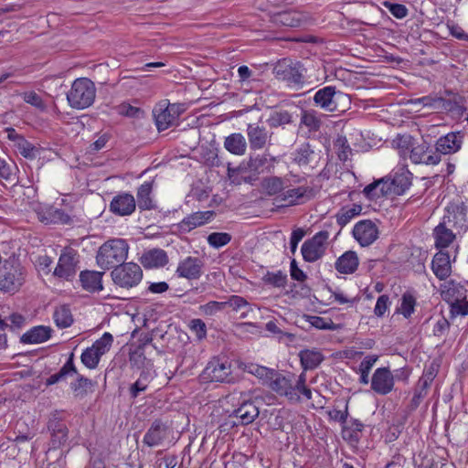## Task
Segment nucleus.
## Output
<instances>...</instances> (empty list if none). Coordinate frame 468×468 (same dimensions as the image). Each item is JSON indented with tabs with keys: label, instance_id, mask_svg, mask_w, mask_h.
<instances>
[{
	"label": "nucleus",
	"instance_id": "nucleus-3",
	"mask_svg": "<svg viewBox=\"0 0 468 468\" xmlns=\"http://www.w3.org/2000/svg\"><path fill=\"white\" fill-rule=\"evenodd\" d=\"M26 270L16 260L5 261L0 267V291L14 294L25 282Z\"/></svg>",
	"mask_w": 468,
	"mask_h": 468
},
{
	"label": "nucleus",
	"instance_id": "nucleus-18",
	"mask_svg": "<svg viewBox=\"0 0 468 468\" xmlns=\"http://www.w3.org/2000/svg\"><path fill=\"white\" fill-rule=\"evenodd\" d=\"M463 143V134L461 132H451L441 136L435 144V150L441 154H452L460 151Z\"/></svg>",
	"mask_w": 468,
	"mask_h": 468
},
{
	"label": "nucleus",
	"instance_id": "nucleus-28",
	"mask_svg": "<svg viewBox=\"0 0 468 468\" xmlns=\"http://www.w3.org/2000/svg\"><path fill=\"white\" fill-rule=\"evenodd\" d=\"M364 427V424L359 420H348L342 425L341 435L343 440L347 441L350 445H356L361 440Z\"/></svg>",
	"mask_w": 468,
	"mask_h": 468
},
{
	"label": "nucleus",
	"instance_id": "nucleus-4",
	"mask_svg": "<svg viewBox=\"0 0 468 468\" xmlns=\"http://www.w3.org/2000/svg\"><path fill=\"white\" fill-rule=\"evenodd\" d=\"M114 284L122 288L137 286L143 279L141 267L134 262H124L115 267L111 272Z\"/></svg>",
	"mask_w": 468,
	"mask_h": 468
},
{
	"label": "nucleus",
	"instance_id": "nucleus-17",
	"mask_svg": "<svg viewBox=\"0 0 468 468\" xmlns=\"http://www.w3.org/2000/svg\"><path fill=\"white\" fill-rule=\"evenodd\" d=\"M287 399L292 403H298L302 397L306 400L312 399V389L306 385V374L302 372L299 376L292 375Z\"/></svg>",
	"mask_w": 468,
	"mask_h": 468
},
{
	"label": "nucleus",
	"instance_id": "nucleus-42",
	"mask_svg": "<svg viewBox=\"0 0 468 468\" xmlns=\"http://www.w3.org/2000/svg\"><path fill=\"white\" fill-rule=\"evenodd\" d=\"M316 158V154L308 143L303 144L293 154V161L302 165L311 164Z\"/></svg>",
	"mask_w": 468,
	"mask_h": 468
},
{
	"label": "nucleus",
	"instance_id": "nucleus-30",
	"mask_svg": "<svg viewBox=\"0 0 468 468\" xmlns=\"http://www.w3.org/2000/svg\"><path fill=\"white\" fill-rule=\"evenodd\" d=\"M431 269L439 280L447 279L452 272L450 255L441 250L437 252L431 261Z\"/></svg>",
	"mask_w": 468,
	"mask_h": 468
},
{
	"label": "nucleus",
	"instance_id": "nucleus-35",
	"mask_svg": "<svg viewBox=\"0 0 468 468\" xmlns=\"http://www.w3.org/2000/svg\"><path fill=\"white\" fill-rule=\"evenodd\" d=\"M303 372L316 368L323 361L324 356L320 351L315 349H304L299 353Z\"/></svg>",
	"mask_w": 468,
	"mask_h": 468
},
{
	"label": "nucleus",
	"instance_id": "nucleus-1",
	"mask_svg": "<svg viewBox=\"0 0 468 468\" xmlns=\"http://www.w3.org/2000/svg\"><path fill=\"white\" fill-rule=\"evenodd\" d=\"M129 245L125 239H112L104 242L97 252L96 261L100 268L109 270L122 263L128 257Z\"/></svg>",
	"mask_w": 468,
	"mask_h": 468
},
{
	"label": "nucleus",
	"instance_id": "nucleus-29",
	"mask_svg": "<svg viewBox=\"0 0 468 468\" xmlns=\"http://www.w3.org/2000/svg\"><path fill=\"white\" fill-rule=\"evenodd\" d=\"M456 290L457 288L454 284H450L447 290L441 292V295L444 300L450 303L452 315L465 316L468 314V302L459 297L454 298Z\"/></svg>",
	"mask_w": 468,
	"mask_h": 468
},
{
	"label": "nucleus",
	"instance_id": "nucleus-51",
	"mask_svg": "<svg viewBox=\"0 0 468 468\" xmlns=\"http://www.w3.org/2000/svg\"><path fill=\"white\" fill-rule=\"evenodd\" d=\"M112 342L113 337L112 334L106 332L100 339L96 340L90 347H92L100 356H102L110 350Z\"/></svg>",
	"mask_w": 468,
	"mask_h": 468
},
{
	"label": "nucleus",
	"instance_id": "nucleus-45",
	"mask_svg": "<svg viewBox=\"0 0 468 468\" xmlns=\"http://www.w3.org/2000/svg\"><path fill=\"white\" fill-rule=\"evenodd\" d=\"M76 375L77 379L70 383V388L76 398H84L88 394V390L92 387V382L82 375Z\"/></svg>",
	"mask_w": 468,
	"mask_h": 468
},
{
	"label": "nucleus",
	"instance_id": "nucleus-36",
	"mask_svg": "<svg viewBox=\"0 0 468 468\" xmlns=\"http://www.w3.org/2000/svg\"><path fill=\"white\" fill-rule=\"evenodd\" d=\"M433 235L438 249L447 248L455 239L452 229L443 221L434 229Z\"/></svg>",
	"mask_w": 468,
	"mask_h": 468
},
{
	"label": "nucleus",
	"instance_id": "nucleus-8",
	"mask_svg": "<svg viewBox=\"0 0 468 468\" xmlns=\"http://www.w3.org/2000/svg\"><path fill=\"white\" fill-rule=\"evenodd\" d=\"M202 377L211 382H233L231 362L226 358H213L202 372Z\"/></svg>",
	"mask_w": 468,
	"mask_h": 468
},
{
	"label": "nucleus",
	"instance_id": "nucleus-37",
	"mask_svg": "<svg viewBox=\"0 0 468 468\" xmlns=\"http://www.w3.org/2000/svg\"><path fill=\"white\" fill-rule=\"evenodd\" d=\"M224 147L230 154L243 155L247 150V142L241 133H235L225 138Z\"/></svg>",
	"mask_w": 468,
	"mask_h": 468
},
{
	"label": "nucleus",
	"instance_id": "nucleus-40",
	"mask_svg": "<svg viewBox=\"0 0 468 468\" xmlns=\"http://www.w3.org/2000/svg\"><path fill=\"white\" fill-rule=\"evenodd\" d=\"M152 341L151 337H147L143 344H140L129 353V361L133 367L143 368L150 364V360L146 358L144 353L145 346Z\"/></svg>",
	"mask_w": 468,
	"mask_h": 468
},
{
	"label": "nucleus",
	"instance_id": "nucleus-54",
	"mask_svg": "<svg viewBox=\"0 0 468 468\" xmlns=\"http://www.w3.org/2000/svg\"><path fill=\"white\" fill-rule=\"evenodd\" d=\"M148 384L149 376L146 372L143 371L139 378L130 387L131 398H137L141 392L146 390Z\"/></svg>",
	"mask_w": 468,
	"mask_h": 468
},
{
	"label": "nucleus",
	"instance_id": "nucleus-60",
	"mask_svg": "<svg viewBox=\"0 0 468 468\" xmlns=\"http://www.w3.org/2000/svg\"><path fill=\"white\" fill-rule=\"evenodd\" d=\"M18 149L24 157L30 159L36 158L38 153V149L24 138H20V142L18 143Z\"/></svg>",
	"mask_w": 468,
	"mask_h": 468
},
{
	"label": "nucleus",
	"instance_id": "nucleus-20",
	"mask_svg": "<svg viewBox=\"0 0 468 468\" xmlns=\"http://www.w3.org/2000/svg\"><path fill=\"white\" fill-rule=\"evenodd\" d=\"M213 211H197L184 218L178 224L177 229L180 232L187 233L194 229L207 223L213 217Z\"/></svg>",
	"mask_w": 468,
	"mask_h": 468
},
{
	"label": "nucleus",
	"instance_id": "nucleus-22",
	"mask_svg": "<svg viewBox=\"0 0 468 468\" xmlns=\"http://www.w3.org/2000/svg\"><path fill=\"white\" fill-rule=\"evenodd\" d=\"M307 21L308 15L297 10L284 11L274 16V22L284 27H299L305 26Z\"/></svg>",
	"mask_w": 468,
	"mask_h": 468
},
{
	"label": "nucleus",
	"instance_id": "nucleus-50",
	"mask_svg": "<svg viewBox=\"0 0 468 468\" xmlns=\"http://www.w3.org/2000/svg\"><path fill=\"white\" fill-rule=\"evenodd\" d=\"M292 121L291 113L288 111L281 110L273 112L267 122L271 127L277 128L284 124H289Z\"/></svg>",
	"mask_w": 468,
	"mask_h": 468
},
{
	"label": "nucleus",
	"instance_id": "nucleus-14",
	"mask_svg": "<svg viewBox=\"0 0 468 468\" xmlns=\"http://www.w3.org/2000/svg\"><path fill=\"white\" fill-rule=\"evenodd\" d=\"M395 377L388 367L377 368L371 378V388L379 395H387L393 390Z\"/></svg>",
	"mask_w": 468,
	"mask_h": 468
},
{
	"label": "nucleus",
	"instance_id": "nucleus-61",
	"mask_svg": "<svg viewBox=\"0 0 468 468\" xmlns=\"http://www.w3.org/2000/svg\"><path fill=\"white\" fill-rule=\"evenodd\" d=\"M335 145L337 148L338 158L341 161H346L351 154V148L346 137L337 138Z\"/></svg>",
	"mask_w": 468,
	"mask_h": 468
},
{
	"label": "nucleus",
	"instance_id": "nucleus-58",
	"mask_svg": "<svg viewBox=\"0 0 468 468\" xmlns=\"http://www.w3.org/2000/svg\"><path fill=\"white\" fill-rule=\"evenodd\" d=\"M263 187L269 195H276L282 191L283 181L280 177L272 176L264 180Z\"/></svg>",
	"mask_w": 468,
	"mask_h": 468
},
{
	"label": "nucleus",
	"instance_id": "nucleus-32",
	"mask_svg": "<svg viewBox=\"0 0 468 468\" xmlns=\"http://www.w3.org/2000/svg\"><path fill=\"white\" fill-rule=\"evenodd\" d=\"M358 264L357 254L353 250H348L336 260L335 267L342 274H351L357 270Z\"/></svg>",
	"mask_w": 468,
	"mask_h": 468
},
{
	"label": "nucleus",
	"instance_id": "nucleus-12",
	"mask_svg": "<svg viewBox=\"0 0 468 468\" xmlns=\"http://www.w3.org/2000/svg\"><path fill=\"white\" fill-rule=\"evenodd\" d=\"M204 261L199 257L187 256L181 260L176 267V274L187 280H197L203 273Z\"/></svg>",
	"mask_w": 468,
	"mask_h": 468
},
{
	"label": "nucleus",
	"instance_id": "nucleus-62",
	"mask_svg": "<svg viewBox=\"0 0 468 468\" xmlns=\"http://www.w3.org/2000/svg\"><path fill=\"white\" fill-rule=\"evenodd\" d=\"M58 377L60 380H63L67 376H71L74 374H78L77 368L74 365V354L71 353L69 356L67 362L63 365V367L57 373Z\"/></svg>",
	"mask_w": 468,
	"mask_h": 468
},
{
	"label": "nucleus",
	"instance_id": "nucleus-57",
	"mask_svg": "<svg viewBox=\"0 0 468 468\" xmlns=\"http://www.w3.org/2000/svg\"><path fill=\"white\" fill-rule=\"evenodd\" d=\"M16 165L14 163H7L5 160H0V178L9 182H15L16 180Z\"/></svg>",
	"mask_w": 468,
	"mask_h": 468
},
{
	"label": "nucleus",
	"instance_id": "nucleus-13",
	"mask_svg": "<svg viewBox=\"0 0 468 468\" xmlns=\"http://www.w3.org/2000/svg\"><path fill=\"white\" fill-rule=\"evenodd\" d=\"M410 159L414 164L435 165L441 162V155L435 148L432 149L427 143H422L412 146Z\"/></svg>",
	"mask_w": 468,
	"mask_h": 468
},
{
	"label": "nucleus",
	"instance_id": "nucleus-41",
	"mask_svg": "<svg viewBox=\"0 0 468 468\" xmlns=\"http://www.w3.org/2000/svg\"><path fill=\"white\" fill-rule=\"evenodd\" d=\"M435 101H437V111L456 113H461L463 111V107L462 106V97L458 95H454L452 99L436 97Z\"/></svg>",
	"mask_w": 468,
	"mask_h": 468
},
{
	"label": "nucleus",
	"instance_id": "nucleus-16",
	"mask_svg": "<svg viewBox=\"0 0 468 468\" xmlns=\"http://www.w3.org/2000/svg\"><path fill=\"white\" fill-rule=\"evenodd\" d=\"M153 113L158 131L166 130L174 125L179 115L176 104H168L166 106L160 104L154 109Z\"/></svg>",
	"mask_w": 468,
	"mask_h": 468
},
{
	"label": "nucleus",
	"instance_id": "nucleus-19",
	"mask_svg": "<svg viewBox=\"0 0 468 468\" xmlns=\"http://www.w3.org/2000/svg\"><path fill=\"white\" fill-rule=\"evenodd\" d=\"M442 221L452 228L466 227V207L463 202H452L446 207Z\"/></svg>",
	"mask_w": 468,
	"mask_h": 468
},
{
	"label": "nucleus",
	"instance_id": "nucleus-7",
	"mask_svg": "<svg viewBox=\"0 0 468 468\" xmlns=\"http://www.w3.org/2000/svg\"><path fill=\"white\" fill-rule=\"evenodd\" d=\"M329 232L322 230L306 239L301 248L303 258L307 262H314L320 260L327 249Z\"/></svg>",
	"mask_w": 468,
	"mask_h": 468
},
{
	"label": "nucleus",
	"instance_id": "nucleus-23",
	"mask_svg": "<svg viewBox=\"0 0 468 468\" xmlns=\"http://www.w3.org/2000/svg\"><path fill=\"white\" fill-rule=\"evenodd\" d=\"M293 373L282 374L273 369L271 376L267 382V386L279 396L287 399Z\"/></svg>",
	"mask_w": 468,
	"mask_h": 468
},
{
	"label": "nucleus",
	"instance_id": "nucleus-48",
	"mask_svg": "<svg viewBox=\"0 0 468 468\" xmlns=\"http://www.w3.org/2000/svg\"><path fill=\"white\" fill-rule=\"evenodd\" d=\"M378 356L376 355H370L367 356L360 363L359 365V382L361 384L367 385L369 382V372L372 368V367L375 365V363L378 360Z\"/></svg>",
	"mask_w": 468,
	"mask_h": 468
},
{
	"label": "nucleus",
	"instance_id": "nucleus-56",
	"mask_svg": "<svg viewBox=\"0 0 468 468\" xmlns=\"http://www.w3.org/2000/svg\"><path fill=\"white\" fill-rule=\"evenodd\" d=\"M263 281L265 283L281 288L285 286L287 282V275L282 271H278L276 272L268 271L264 276Z\"/></svg>",
	"mask_w": 468,
	"mask_h": 468
},
{
	"label": "nucleus",
	"instance_id": "nucleus-15",
	"mask_svg": "<svg viewBox=\"0 0 468 468\" xmlns=\"http://www.w3.org/2000/svg\"><path fill=\"white\" fill-rule=\"evenodd\" d=\"M353 236L361 246L366 247L371 245L378 238V229L373 221L365 219L355 225Z\"/></svg>",
	"mask_w": 468,
	"mask_h": 468
},
{
	"label": "nucleus",
	"instance_id": "nucleus-25",
	"mask_svg": "<svg viewBox=\"0 0 468 468\" xmlns=\"http://www.w3.org/2000/svg\"><path fill=\"white\" fill-rule=\"evenodd\" d=\"M247 135L252 150L262 149L271 140V134H269L266 128L258 124H249Z\"/></svg>",
	"mask_w": 468,
	"mask_h": 468
},
{
	"label": "nucleus",
	"instance_id": "nucleus-34",
	"mask_svg": "<svg viewBox=\"0 0 468 468\" xmlns=\"http://www.w3.org/2000/svg\"><path fill=\"white\" fill-rule=\"evenodd\" d=\"M51 328L44 325L34 326L22 335L20 342L23 344H40L51 337Z\"/></svg>",
	"mask_w": 468,
	"mask_h": 468
},
{
	"label": "nucleus",
	"instance_id": "nucleus-9",
	"mask_svg": "<svg viewBox=\"0 0 468 468\" xmlns=\"http://www.w3.org/2000/svg\"><path fill=\"white\" fill-rule=\"evenodd\" d=\"M79 254L72 248H65L58 258L53 275L66 281L72 280L78 271Z\"/></svg>",
	"mask_w": 468,
	"mask_h": 468
},
{
	"label": "nucleus",
	"instance_id": "nucleus-11",
	"mask_svg": "<svg viewBox=\"0 0 468 468\" xmlns=\"http://www.w3.org/2000/svg\"><path fill=\"white\" fill-rule=\"evenodd\" d=\"M241 401L239 402V407L233 410L232 415L240 420V424L248 425L252 423L259 416L260 410L257 406V399L252 398L251 392L241 393Z\"/></svg>",
	"mask_w": 468,
	"mask_h": 468
},
{
	"label": "nucleus",
	"instance_id": "nucleus-64",
	"mask_svg": "<svg viewBox=\"0 0 468 468\" xmlns=\"http://www.w3.org/2000/svg\"><path fill=\"white\" fill-rule=\"evenodd\" d=\"M188 326L199 340L207 336V325L201 319H192Z\"/></svg>",
	"mask_w": 468,
	"mask_h": 468
},
{
	"label": "nucleus",
	"instance_id": "nucleus-24",
	"mask_svg": "<svg viewBox=\"0 0 468 468\" xmlns=\"http://www.w3.org/2000/svg\"><path fill=\"white\" fill-rule=\"evenodd\" d=\"M411 173L404 168L397 171L391 179H387L390 194L403 195L411 185Z\"/></svg>",
	"mask_w": 468,
	"mask_h": 468
},
{
	"label": "nucleus",
	"instance_id": "nucleus-49",
	"mask_svg": "<svg viewBox=\"0 0 468 468\" xmlns=\"http://www.w3.org/2000/svg\"><path fill=\"white\" fill-rule=\"evenodd\" d=\"M416 299L410 292H404L401 296V303L398 308V313L401 314L405 318H410L415 311Z\"/></svg>",
	"mask_w": 468,
	"mask_h": 468
},
{
	"label": "nucleus",
	"instance_id": "nucleus-39",
	"mask_svg": "<svg viewBox=\"0 0 468 468\" xmlns=\"http://www.w3.org/2000/svg\"><path fill=\"white\" fill-rule=\"evenodd\" d=\"M363 193L367 197L373 200L387 195H390V188H388L387 179L382 178L367 185L364 188Z\"/></svg>",
	"mask_w": 468,
	"mask_h": 468
},
{
	"label": "nucleus",
	"instance_id": "nucleus-43",
	"mask_svg": "<svg viewBox=\"0 0 468 468\" xmlns=\"http://www.w3.org/2000/svg\"><path fill=\"white\" fill-rule=\"evenodd\" d=\"M56 325L59 328H67L73 323V316L70 309L67 305L58 307L53 314Z\"/></svg>",
	"mask_w": 468,
	"mask_h": 468
},
{
	"label": "nucleus",
	"instance_id": "nucleus-26",
	"mask_svg": "<svg viewBox=\"0 0 468 468\" xmlns=\"http://www.w3.org/2000/svg\"><path fill=\"white\" fill-rule=\"evenodd\" d=\"M312 188L308 186H299L296 188L288 189L276 197V202L281 203L280 206H293L296 205L301 199L312 197Z\"/></svg>",
	"mask_w": 468,
	"mask_h": 468
},
{
	"label": "nucleus",
	"instance_id": "nucleus-46",
	"mask_svg": "<svg viewBox=\"0 0 468 468\" xmlns=\"http://www.w3.org/2000/svg\"><path fill=\"white\" fill-rule=\"evenodd\" d=\"M242 368L244 371L257 377L264 385L267 384L270 376H271L273 371V369L253 363L244 364Z\"/></svg>",
	"mask_w": 468,
	"mask_h": 468
},
{
	"label": "nucleus",
	"instance_id": "nucleus-53",
	"mask_svg": "<svg viewBox=\"0 0 468 468\" xmlns=\"http://www.w3.org/2000/svg\"><path fill=\"white\" fill-rule=\"evenodd\" d=\"M101 357L99 354L92 348H86L80 356L82 364L90 369H94L97 367Z\"/></svg>",
	"mask_w": 468,
	"mask_h": 468
},
{
	"label": "nucleus",
	"instance_id": "nucleus-55",
	"mask_svg": "<svg viewBox=\"0 0 468 468\" xmlns=\"http://www.w3.org/2000/svg\"><path fill=\"white\" fill-rule=\"evenodd\" d=\"M207 240L211 247L218 249L231 240V235L226 232H213L207 236Z\"/></svg>",
	"mask_w": 468,
	"mask_h": 468
},
{
	"label": "nucleus",
	"instance_id": "nucleus-27",
	"mask_svg": "<svg viewBox=\"0 0 468 468\" xmlns=\"http://www.w3.org/2000/svg\"><path fill=\"white\" fill-rule=\"evenodd\" d=\"M167 437V427L161 420H155L144 437V443L149 447L160 445Z\"/></svg>",
	"mask_w": 468,
	"mask_h": 468
},
{
	"label": "nucleus",
	"instance_id": "nucleus-2",
	"mask_svg": "<svg viewBox=\"0 0 468 468\" xmlns=\"http://www.w3.org/2000/svg\"><path fill=\"white\" fill-rule=\"evenodd\" d=\"M96 98V87L88 78L76 79L67 93L69 106L76 110H84L91 106Z\"/></svg>",
	"mask_w": 468,
	"mask_h": 468
},
{
	"label": "nucleus",
	"instance_id": "nucleus-10",
	"mask_svg": "<svg viewBox=\"0 0 468 468\" xmlns=\"http://www.w3.org/2000/svg\"><path fill=\"white\" fill-rule=\"evenodd\" d=\"M349 101L346 94L336 91L335 87L326 86L317 90L314 96V101L316 106L325 112H333L338 111V101Z\"/></svg>",
	"mask_w": 468,
	"mask_h": 468
},
{
	"label": "nucleus",
	"instance_id": "nucleus-63",
	"mask_svg": "<svg viewBox=\"0 0 468 468\" xmlns=\"http://www.w3.org/2000/svg\"><path fill=\"white\" fill-rule=\"evenodd\" d=\"M201 312L206 315H214L226 308L225 302L211 301L206 304L201 305Z\"/></svg>",
	"mask_w": 468,
	"mask_h": 468
},
{
	"label": "nucleus",
	"instance_id": "nucleus-33",
	"mask_svg": "<svg viewBox=\"0 0 468 468\" xmlns=\"http://www.w3.org/2000/svg\"><path fill=\"white\" fill-rule=\"evenodd\" d=\"M103 272L96 271H83L80 273V282L82 288L90 292H100L102 290Z\"/></svg>",
	"mask_w": 468,
	"mask_h": 468
},
{
	"label": "nucleus",
	"instance_id": "nucleus-5",
	"mask_svg": "<svg viewBox=\"0 0 468 468\" xmlns=\"http://www.w3.org/2000/svg\"><path fill=\"white\" fill-rule=\"evenodd\" d=\"M274 162L275 158L271 157L267 153L251 155L246 163L242 162L236 168L231 167L230 164H228V176L231 177L237 172L245 171L252 172L254 175L269 173L271 172V168H273Z\"/></svg>",
	"mask_w": 468,
	"mask_h": 468
},
{
	"label": "nucleus",
	"instance_id": "nucleus-6",
	"mask_svg": "<svg viewBox=\"0 0 468 468\" xmlns=\"http://www.w3.org/2000/svg\"><path fill=\"white\" fill-rule=\"evenodd\" d=\"M303 71L304 69L299 61H293L290 58L279 60L273 68L276 79L293 85L303 84Z\"/></svg>",
	"mask_w": 468,
	"mask_h": 468
},
{
	"label": "nucleus",
	"instance_id": "nucleus-21",
	"mask_svg": "<svg viewBox=\"0 0 468 468\" xmlns=\"http://www.w3.org/2000/svg\"><path fill=\"white\" fill-rule=\"evenodd\" d=\"M136 207L135 199L133 195L122 193L114 197L110 204V210L119 216L131 215Z\"/></svg>",
	"mask_w": 468,
	"mask_h": 468
},
{
	"label": "nucleus",
	"instance_id": "nucleus-47",
	"mask_svg": "<svg viewBox=\"0 0 468 468\" xmlns=\"http://www.w3.org/2000/svg\"><path fill=\"white\" fill-rule=\"evenodd\" d=\"M301 124L306 126L311 132H316L320 129L321 120L314 110H303Z\"/></svg>",
	"mask_w": 468,
	"mask_h": 468
},
{
	"label": "nucleus",
	"instance_id": "nucleus-31",
	"mask_svg": "<svg viewBox=\"0 0 468 468\" xmlns=\"http://www.w3.org/2000/svg\"><path fill=\"white\" fill-rule=\"evenodd\" d=\"M141 263L145 269L161 268L168 263V256L162 249H152L142 255Z\"/></svg>",
	"mask_w": 468,
	"mask_h": 468
},
{
	"label": "nucleus",
	"instance_id": "nucleus-59",
	"mask_svg": "<svg viewBox=\"0 0 468 468\" xmlns=\"http://www.w3.org/2000/svg\"><path fill=\"white\" fill-rule=\"evenodd\" d=\"M22 97L27 103L36 107L40 111H45L47 108V105L42 100V98L35 91L24 92L22 94Z\"/></svg>",
	"mask_w": 468,
	"mask_h": 468
},
{
	"label": "nucleus",
	"instance_id": "nucleus-38",
	"mask_svg": "<svg viewBox=\"0 0 468 468\" xmlns=\"http://www.w3.org/2000/svg\"><path fill=\"white\" fill-rule=\"evenodd\" d=\"M153 191V183L144 182L142 184L137 190V202L138 207L141 210H151L155 207L151 193Z\"/></svg>",
	"mask_w": 468,
	"mask_h": 468
},
{
	"label": "nucleus",
	"instance_id": "nucleus-44",
	"mask_svg": "<svg viewBox=\"0 0 468 468\" xmlns=\"http://www.w3.org/2000/svg\"><path fill=\"white\" fill-rule=\"evenodd\" d=\"M361 211L362 207L360 205L355 204L351 207H344L336 214V222L341 228H343L348 224L353 218L358 216Z\"/></svg>",
	"mask_w": 468,
	"mask_h": 468
},
{
	"label": "nucleus",
	"instance_id": "nucleus-52",
	"mask_svg": "<svg viewBox=\"0 0 468 468\" xmlns=\"http://www.w3.org/2000/svg\"><path fill=\"white\" fill-rule=\"evenodd\" d=\"M429 388V385H423V382L418 381L409 406L410 410H415L420 406L421 400L427 396Z\"/></svg>",
	"mask_w": 468,
	"mask_h": 468
}]
</instances>
